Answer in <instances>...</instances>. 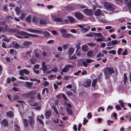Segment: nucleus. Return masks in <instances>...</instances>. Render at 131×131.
I'll use <instances>...</instances> for the list:
<instances>
[{
  "label": "nucleus",
  "instance_id": "72a5a7b5",
  "mask_svg": "<svg viewBox=\"0 0 131 131\" xmlns=\"http://www.w3.org/2000/svg\"><path fill=\"white\" fill-rule=\"evenodd\" d=\"M92 33L95 36L100 37L102 36V34L100 33H97L93 32H92Z\"/></svg>",
  "mask_w": 131,
  "mask_h": 131
},
{
  "label": "nucleus",
  "instance_id": "58836bf2",
  "mask_svg": "<svg viewBox=\"0 0 131 131\" xmlns=\"http://www.w3.org/2000/svg\"><path fill=\"white\" fill-rule=\"evenodd\" d=\"M93 52L92 51H88L87 53V55L88 56H91L93 54Z\"/></svg>",
  "mask_w": 131,
  "mask_h": 131
},
{
  "label": "nucleus",
  "instance_id": "20e7f679",
  "mask_svg": "<svg viewBox=\"0 0 131 131\" xmlns=\"http://www.w3.org/2000/svg\"><path fill=\"white\" fill-rule=\"evenodd\" d=\"M73 66L70 64H68L66 65L64 68L62 70V71L63 72H68L70 70V68H73Z\"/></svg>",
  "mask_w": 131,
  "mask_h": 131
},
{
  "label": "nucleus",
  "instance_id": "412c9836",
  "mask_svg": "<svg viewBox=\"0 0 131 131\" xmlns=\"http://www.w3.org/2000/svg\"><path fill=\"white\" fill-rule=\"evenodd\" d=\"M74 48H70L69 49L68 53L70 55H71L74 52Z\"/></svg>",
  "mask_w": 131,
  "mask_h": 131
},
{
  "label": "nucleus",
  "instance_id": "7ed1b4c3",
  "mask_svg": "<svg viewBox=\"0 0 131 131\" xmlns=\"http://www.w3.org/2000/svg\"><path fill=\"white\" fill-rule=\"evenodd\" d=\"M15 30L16 31V32L21 35L24 36V37L25 38H27L29 36H33V35L30 34H29L28 33L25 32L23 31H19L16 29H15Z\"/></svg>",
  "mask_w": 131,
  "mask_h": 131
},
{
  "label": "nucleus",
  "instance_id": "ea45409f",
  "mask_svg": "<svg viewBox=\"0 0 131 131\" xmlns=\"http://www.w3.org/2000/svg\"><path fill=\"white\" fill-rule=\"evenodd\" d=\"M30 43L29 42L25 41L24 42L23 44L25 46L27 47L29 45Z\"/></svg>",
  "mask_w": 131,
  "mask_h": 131
},
{
  "label": "nucleus",
  "instance_id": "1a4fd4ad",
  "mask_svg": "<svg viewBox=\"0 0 131 131\" xmlns=\"http://www.w3.org/2000/svg\"><path fill=\"white\" fill-rule=\"evenodd\" d=\"M94 14L96 16H98L100 15L104 16V14L101 12L99 9H97L95 11Z\"/></svg>",
  "mask_w": 131,
  "mask_h": 131
},
{
  "label": "nucleus",
  "instance_id": "ddd939ff",
  "mask_svg": "<svg viewBox=\"0 0 131 131\" xmlns=\"http://www.w3.org/2000/svg\"><path fill=\"white\" fill-rule=\"evenodd\" d=\"M44 118L43 115H38L37 116V118L38 120L41 124H43V121L41 119Z\"/></svg>",
  "mask_w": 131,
  "mask_h": 131
},
{
  "label": "nucleus",
  "instance_id": "c03bdc74",
  "mask_svg": "<svg viewBox=\"0 0 131 131\" xmlns=\"http://www.w3.org/2000/svg\"><path fill=\"white\" fill-rule=\"evenodd\" d=\"M19 78L21 79L22 80H28V78L27 77H24L23 76H20L19 77Z\"/></svg>",
  "mask_w": 131,
  "mask_h": 131
},
{
  "label": "nucleus",
  "instance_id": "bf43d9fd",
  "mask_svg": "<svg viewBox=\"0 0 131 131\" xmlns=\"http://www.w3.org/2000/svg\"><path fill=\"white\" fill-rule=\"evenodd\" d=\"M54 77L55 78L56 77V75H54L52 74L49 76V77L50 79H52Z\"/></svg>",
  "mask_w": 131,
  "mask_h": 131
},
{
  "label": "nucleus",
  "instance_id": "bb28decb",
  "mask_svg": "<svg viewBox=\"0 0 131 131\" xmlns=\"http://www.w3.org/2000/svg\"><path fill=\"white\" fill-rule=\"evenodd\" d=\"M32 21L35 23H37L38 21V18L37 17L34 16L33 18Z\"/></svg>",
  "mask_w": 131,
  "mask_h": 131
},
{
  "label": "nucleus",
  "instance_id": "0eeeda50",
  "mask_svg": "<svg viewBox=\"0 0 131 131\" xmlns=\"http://www.w3.org/2000/svg\"><path fill=\"white\" fill-rule=\"evenodd\" d=\"M19 73L20 75L24 76V74L26 75H28L29 73V72L28 70L26 69H24L20 70L19 72Z\"/></svg>",
  "mask_w": 131,
  "mask_h": 131
},
{
  "label": "nucleus",
  "instance_id": "8fccbe9b",
  "mask_svg": "<svg viewBox=\"0 0 131 131\" xmlns=\"http://www.w3.org/2000/svg\"><path fill=\"white\" fill-rule=\"evenodd\" d=\"M70 35V34H62V36L63 37H69Z\"/></svg>",
  "mask_w": 131,
  "mask_h": 131
},
{
  "label": "nucleus",
  "instance_id": "13d9d810",
  "mask_svg": "<svg viewBox=\"0 0 131 131\" xmlns=\"http://www.w3.org/2000/svg\"><path fill=\"white\" fill-rule=\"evenodd\" d=\"M93 34L91 32L90 34H87L85 35L86 37H92L93 36Z\"/></svg>",
  "mask_w": 131,
  "mask_h": 131
},
{
  "label": "nucleus",
  "instance_id": "c756f323",
  "mask_svg": "<svg viewBox=\"0 0 131 131\" xmlns=\"http://www.w3.org/2000/svg\"><path fill=\"white\" fill-rule=\"evenodd\" d=\"M13 17L9 16H6V19L8 21H9L11 20V19L13 18Z\"/></svg>",
  "mask_w": 131,
  "mask_h": 131
},
{
  "label": "nucleus",
  "instance_id": "39448f33",
  "mask_svg": "<svg viewBox=\"0 0 131 131\" xmlns=\"http://www.w3.org/2000/svg\"><path fill=\"white\" fill-rule=\"evenodd\" d=\"M94 61V60L93 59H87L83 61V66L85 67H87L88 64Z\"/></svg>",
  "mask_w": 131,
  "mask_h": 131
},
{
  "label": "nucleus",
  "instance_id": "4c0bfd02",
  "mask_svg": "<svg viewBox=\"0 0 131 131\" xmlns=\"http://www.w3.org/2000/svg\"><path fill=\"white\" fill-rule=\"evenodd\" d=\"M99 95V94L98 93H94L92 94V97L94 98H97Z\"/></svg>",
  "mask_w": 131,
  "mask_h": 131
},
{
  "label": "nucleus",
  "instance_id": "e2e57ef3",
  "mask_svg": "<svg viewBox=\"0 0 131 131\" xmlns=\"http://www.w3.org/2000/svg\"><path fill=\"white\" fill-rule=\"evenodd\" d=\"M34 109L36 110H39L41 109V107L39 106H37L36 107H34Z\"/></svg>",
  "mask_w": 131,
  "mask_h": 131
},
{
  "label": "nucleus",
  "instance_id": "338daca9",
  "mask_svg": "<svg viewBox=\"0 0 131 131\" xmlns=\"http://www.w3.org/2000/svg\"><path fill=\"white\" fill-rule=\"evenodd\" d=\"M86 118H84L83 119V124H84L88 122V120L87 119H86Z\"/></svg>",
  "mask_w": 131,
  "mask_h": 131
},
{
  "label": "nucleus",
  "instance_id": "5fc2aeb1",
  "mask_svg": "<svg viewBox=\"0 0 131 131\" xmlns=\"http://www.w3.org/2000/svg\"><path fill=\"white\" fill-rule=\"evenodd\" d=\"M103 54L102 53H101L100 52L97 54V57L99 58L100 57H102L103 56Z\"/></svg>",
  "mask_w": 131,
  "mask_h": 131
},
{
  "label": "nucleus",
  "instance_id": "f3484780",
  "mask_svg": "<svg viewBox=\"0 0 131 131\" xmlns=\"http://www.w3.org/2000/svg\"><path fill=\"white\" fill-rule=\"evenodd\" d=\"M14 131H20V128L17 123L14 124Z\"/></svg>",
  "mask_w": 131,
  "mask_h": 131
},
{
  "label": "nucleus",
  "instance_id": "2eb2a0df",
  "mask_svg": "<svg viewBox=\"0 0 131 131\" xmlns=\"http://www.w3.org/2000/svg\"><path fill=\"white\" fill-rule=\"evenodd\" d=\"M36 92L35 91H30L29 92L27 93L26 94V95L27 96L29 97L34 95L35 94H36Z\"/></svg>",
  "mask_w": 131,
  "mask_h": 131
},
{
  "label": "nucleus",
  "instance_id": "a211bd4d",
  "mask_svg": "<svg viewBox=\"0 0 131 131\" xmlns=\"http://www.w3.org/2000/svg\"><path fill=\"white\" fill-rule=\"evenodd\" d=\"M34 119L30 117H28V122L29 125H31L33 124Z\"/></svg>",
  "mask_w": 131,
  "mask_h": 131
},
{
  "label": "nucleus",
  "instance_id": "a19ab883",
  "mask_svg": "<svg viewBox=\"0 0 131 131\" xmlns=\"http://www.w3.org/2000/svg\"><path fill=\"white\" fill-rule=\"evenodd\" d=\"M124 83H125L127 80V78L126 74H124Z\"/></svg>",
  "mask_w": 131,
  "mask_h": 131
},
{
  "label": "nucleus",
  "instance_id": "9b49d317",
  "mask_svg": "<svg viewBox=\"0 0 131 131\" xmlns=\"http://www.w3.org/2000/svg\"><path fill=\"white\" fill-rule=\"evenodd\" d=\"M1 124L2 126L4 127H7L8 125V123L7 120L4 119L1 122Z\"/></svg>",
  "mask_w": 131,
  "mask_h": 131
},
{
  "label": "nucleus",
  "instance_id": "0e129e2a",
  "mask_svg": "<svg viewBox=\"0 0 131 131\" xmlns=\"http://www.w3.org/2000/svg\"><path fill=\"white\" fill-rule=\"evenodd\" d=\"M122 50V49L121 48H119L117 50V53L118 54H119L121 53Z\"/></svg>",
  "mask_w": 131,
  "mask_h": 131
},
{
  "label": "nucleus",
  "instance_id": "3c124183",
  "mask_svg": "<svg viewBox=\"0 0 131 131\" xmlns=\"http://www.w3.org/2000/svg\"><path fill=\"white\" fill-rule=\"evenodd\" d=\"M109 53H112L113 54H115L116 53V51L115 50L110 51H109Z\"/></svg>",
  "mask_w": 131,
  "mask_h": 131
},
{
  "label": "nucleus",
  "instance_id": "5701e85b",
  "mask_svg": "<svg viewBox=\"0 0 131 131\" xmlns=\"http://www.w3.org/2000/svg\"><path fill=\"white\" fill-rule=\"evenodd\" d=\"M82 50L84 51H87L88 49V47L87 45H84L81 47Z\"/></svg>",
  "mask_w": 131,
  "mask_h": 131
},
{
  "label": "nucleus",
  "instance_id": "aec40b11",
  "mask_svg": "<svg viewBox=\"0 0 131 131\" xmlns=\"http://www.w3.org/2000/svg\"><path fill=\"white\" fill-rule=\"evenodd\" d=\"M125 3L128 7L130 8L131 7V0H125Z\"/></svg>",
  "mask_w": 131,
  "mask_h": 131
},
{
  "label": "nucleus",
  "instance_id": "c85d7f7f",
  "mask_svg": "<svg viewBox=\"0 0 131 131\" xmlns=\"http://www.w3.org/2000/svg\"><path fill=\"white\" fill-rule=\"evenodd\" d=\"M113 45H117L120 42V41H118L117 40H115L112 41Z\"/></svg>",
  "mask_w": 131,
  "mask_h": 131
},
{
  "label": "nucleus",
  "instance_id": "393cba45",
  "mask_svg": "<svg viewBox=\"0 0 131 131\" xmlns=\"http://www.w3.org/2000/svg\"><path fill=\"white\" fill-rule=\"evenodd\" d=\"M26 15V14L24 12H22L21 13L20 18L21 19H23L25 18Z\"/></svg>",
  "mask_w": 131,
  "mask_h": 131
},
{
  "label": "nucleus",
  "instance_id": "f704fd0d",
  "mask_svg": "<svg viewBox=\"0 0 131 131\" xmlns=\"http://www.w3.org/2000/svg\"><path fill=\"white\" fill-rule=\"evenodd\" d=\"M15 10L16 13V14L18 15H19L20 13V12L19 8L17 6L16 7V9H15Z\"/></svg>",
  "mask_w": 131,
  "mask_h": 131
},
{
  "label": "nucleus",
  "instance_id": "de8ad7c7",
  "mask_svg": "<svg viewBox=\"0 0 131 131\" xmlns=\"http://www.w3.org/2000/svg\"><path fill=\"white\" fill-rule=\"evenodd\" d=\"M96 40L98 42H100L101 41H104V40H103L102 38H99L98 39H96ZM107 40H106L105 41H107Z\"/></svg>",
  "mask_w": 131,
  "mask_h": 131
},
{
  "label": "nucleus",
  "instance_id": "9d476101",
  "mask_svg": "<svg viewBox=\"0 0 131 131\" xmlns=\"http://www.w3.org/2000/svg\"><path fill=\"white\" fill-rule=\"evenodd\" d=\"M84 12L87 15L90 16L91 15L93 14V12L92 10L85 9L83 10Z\"/></svg>",
  "mask_w": 131,
  "mask_h": 131
},
{
  "label": "nucleus",
  "instance_id": "b1692460",
  "mask_svg": "<svg viewBox=\"0 0 131 131\" xmlns=\"http://www.w3.org/2000/svg\"><path fill=\"white\" fill-rule=\"evenodd\" d=\"M7 116L10 117L13 116V114L11 111H9L7 112L6 113Z\"/></svg>",
  "mask_w": 131,
  "mask_h": 131
},
{
  "label": "nucleus",
  "instance_id": "7c9ffc66",
  "mask_svg": "<svg viewBox=\"0 0 131 131\" xmlns=\"http://www.w3.org/2000/svg\"><path fill=\"white\" fill-rule=\"evenodd\" d=\"M31 17V15H29L26 17V19L28 22L30 23Z\"/></svg>",
  "mask_w": 131,
  "mask_h": 131
},
{
  "label": "nucleus",
  "instance_id": "6e6552de",
  "mask_svg": "<svg viewBox=\"0 0 131 131\" xmlns=\"http://www.w3.org/2000/svg\"><path fill=\"white\" fill-rule=\"evenodd\" d=\"M75 16L78 19L83 20L84 16L81 13L78 12L75 13Z\"/></svg>",
  "mask_w": 131,
  "mask_h": 131
},
{
  "label": "nucleus",
  "instance_id": "6e6d98bb",
  "mask_svg": "<svg viewBox=\"0 0 131 131\" xmlns=\"http://www.w3.org/2000/svg\"><path fill=\"white\" fill-rule=\"evenodd\" d=\"M107 124L108 125L110 124L111 123H113V121H111L110 120H107Z\"/></svg>",
  "mask_w": 131,
  "mask_h": 131
},
{
  "label": "nucleus",
  "instance_id": "f257e3e1",
  "mask_svg": "<svg viewBox=\"0 0 131 131\" xmlns=\"http://www.w3.org/2000/svg\"><path fill=\"white\" fill-rule=\"evenodd\" d=\"M104 73L106 79H108L110 75L114 72V71L112 67L107 68L104 69Z\"/></svg>",
  "mask_w": 131,
  "mask_h": 131
},
{
  "label": "nucleus",
  "instance_id": "e433bc0d",
  "mask_svg": "<svg viewBox=\"0 0 131 131\" xmlns=\"http://www.w3.org/2000/svg\"><path fill=\"white\" fill-rule=\"evenodd\" d=\"M26 83L28 87H30L33 84V83L32 82H26Z\"/></svg>",
  "mask_w": 131,
  "mask_h": 131
},
{
  "label": "nucleus",
  "instance_id": "a878e982",
  "mask_svg": "<svg viewBox=\"0 0 131 131\" xmlns=\"http://www.w3.org/2000/svg\"><path fill=\"white\" fill-rule=\"evenodd\" d=\"M46 20L45 19H42L40 20V24L41 25H44L46 23Z\"/></svg>",
  "mask_w": 131,
  "mask_h": 131
},
{
  "label": "nucleus",
  "instance_id": "864d4df0",
  "mask_svg": "<svg viewBox=\"0 0 131 131\" xmlns=\"http://www.w3.org/2000/svg\"><path fill=\"white\" fill-rule=\"evenodd\" d=\"M115 108L116 110L118 111L121 110V108L119 105L116 106Z\"/></svg>",
  "mask_w": 131,
  "mask_h": 131
},
{
  "label": "nucleus",
  "instance_id": "603ef678",
  "mask_svg": "<svg viewBox=\"0 0 131 131\" xmlns=\"http://www.w3.org/2000/svg\"><path fill=\"white\" fill-rule=\"evenodd\" d=\"M13 90L15 91H19V89L17 87H14L13 88Z\"/></svg>",
  "mask_w": 131,
  "mask_h": 131
},
{
  "label": "nucleus",
  "instance_id": "09e8293b",
  "mask_svg": "<svg viewBox=\"0 0 131 131\" xmlns=\"http://www.w3.org/2000/svg\"><path fill=\"white\" fill-rule=\"evenodd\" d=\"M87 74V71L86 70H84L82 71L81 74L82 75H86Z\"/></svg>",
  "mask_w": 131,
  "mask_h": 131
},
{
  "label": "nucleus",
  "instance_id": "a18cd8bd",
  "mask_svg": "<svg viewBox=\"0 0 131 131\" xmlns=\"http://www.w3.org/2000/svg\"><path fill=\"white\" fill-rule=\"evenodd\" d=\"M92 116V114L90 113H89L87 114V118L89 119L91 118Z\"/></svg>",
  "mask_w": 131,
  "mask_h": 131
},
{
  "label": "nucleus",
  "instance_id": "6ab92c4d",
  "mask_svg": "<svg viewBox=\"0 0 131 131\" xmlns=\"http://www.w3.org/2000/svg\"><path fill=\"white\" fill-rule=\"evenodd\" d=\"M51 112L50 111H47L46 112L45 116L47 118H48L51 115Z\"/></svg>",
  "mask_w": 131,
  "mask_h": 131
},
{
  "label": "nucleus",
  "instance_id": "774afa93",
  "mask_svg": "<svg viewBox=\"0 0 131 131\" xmlns=\"http://www.w3.org/2000/svg\"><path fill=\"white\" fill-rule=\"evenodd\" d=\"M62 96L63 97V99L65 100H67V98L66 96L63 94L61 93Z\"/></svg>",
  "mask_w": 131,
  "mask_h": 131
},
{
  "label": "nucleus",
  "instance_id": "69168bd1",
  "mask_svg": "<svg viewBox=\"0 0 131 131\" xmlns=\"http://www.w3.org/2000/svg\"><path fill=\"white\" fill-rule=\"evenodd\" d=\"M51 16L52 20H54V18H55V15L54 14H51Z\"/></svg>",
  "mask_w": 131,
  "mask_h": 131
},
{
  "label": "nucleus",
  "instance_id": "dca6fc26",
  "mask_svg": "<svg viewBox=\"0 0 131 131\" xmlns=\"http://www.w3.org/2000/svg\"><path fill=\"white\" fill-rule=\"evenodd\" d=\"M97 81V80L96 79H94L93 81L92 85V86L94 88H95V89H97V86L96 84Z\"/></svg>",
  "mask_w": 131,
  "mask_h": 131
},
{
  "label": "nucleus",
  "instance_id": "37998d69",
  "mask_svg": "<svg viewBox=\"0 0 131 131\" xmlns=\"http://www.w3.org/2000/svg\"><path fill=\"white\" fill-rule=\"evenodd\" d=\"M72 77L70 76H66L64 77V79L65 80H68L70 78H72Z\"/></svg>",
  "mask_w": 131,
  "mask_h": 131
},
{
  "label": "nucleus",
  "instance_id": "c9c22d12",
  "mask_svg": "<svg viewBox=\"0 0 131 131\" xmlns=\"http://www.w3.org/2000/svg\"><path fill=\"white\" fill-rule=\"evenodd\" d=\"M60 31L62 34H64L67 32V29H61Z\"/></svg>",
  "mask_w": 131,
  "mask_h": 131
},
{
  "label": "nucleus",
  "instance_id": "79ce46f5",
  "mask_svg": "<svg viewBox=\"0 0 131 131\" xmlns=\"http://www.w3.org/2000/svg\"><path fill=\"white\" fill-rule=\"evenodd\" d=\"M81 31L83 33H85L88 31V30L86 28H84L81 30Z\"/></svg>",
  "mask_w": 131,
  "mask_h": 131
},
{
  "label": "nucleus",
  "instance_id": "f03ea898",
  "mask_svg": "<svg viewBox=\"0 0 131 131\" xmlns=\"http://www.w3.org/2000/svg\"><path fill=\"white\" fill-rule=\"evenodd\" d=\"M27 30L32 32H35L36 33L41 34H43V35L46 37H48L50 35V33L47 31L43 32V31L41 30H32L31 29H28Z\"/></svg>",
  "mask_w": 131,
  "mask_h": 131
},
{
  "label": "nucleus",
  "instance_id": "49530a36",
  "mask_svg": "<svg viewBox=\"0 0 131 131\" xmlns=\"http://www.w3.org/2000/svg\"><path fill=\"white\" fill-rule=\"evenodd\" d=\"M107 45L108 46H113L112 41L108 42L107 44Z\"/></svg>",
  "mask_w": 131,
  "mask_h": 131
},
{
  "label": "nucleus",
  "instance_id": "052dcab7",
  "mask_svg": "<svg viewBox=\"0 0 131 131\" xmlns=\"http://www.w3.org/2000/svg\"><path fill=\"white\" fill-rule=\"evenodd\" d=\"M127 50L126 49L125 50V51L122 53V55H125L127 54Z\"/></svg>",
  "mask_w": 131,
  "mask_h": 131
},
{
  "label": "nucleus",
  "instance_id": "4be33fe9",
  "mask_svg": "<svg viewBox=\"0 0 131 131\" xmlns=\"http://www.w3.org/2000/svg\"><path fill=\"white\" fill-rule=\"evenodd\" d=\"M68 18L69 19V21L71 23L76 22V20L73 17L69 16H68Z\"/></svg>",
  "mask_w": 131,
  "mask_h": 131
},
{
  "label": "nucleus",
  "instance_id": "4d7b16f0",
  "mask_svg": "<svg viewBox=\"0 0 131 131\" xmlns=\"http://www.w3.org/2000/svg\"><path fill=\"white\" fill-rule=\"evenodd\" d=\"M68 19H65L64 20L62 19V24H64V23H66L68 22Z\"/></svg>",
  "mask_w": 131,
  "mask_h": 131
},
{
  "label": "nucleus",
  "instance_id": "4468645a",
  "mask_svg": "<svg viewBox=\"0 0 131 131\" xmlns=\"http://www.w3.org/2000/svg\"><path fill=\"white\" fill-rule=\"evenodd\" d=\"M13 48L16 49L19 48L20 47L19 45L15 41H13L12 42Z\"/></svg>",
  "mask_w": 131,
  "mask_h": 131
},
{
  "label": "nucleus",
  "instance_id": "2f4dec72",
  "mask_svg": "<svg viewBox=\"0 0 131 131\" xmlns=\"http://www.w3.org/2000/svg\"><path fill=\"white\" fill-rule=\"evenodd\" d=\"M23 122L25 126L26 127H28V125L27 123V120L26 119H23Z\"/></svg>",
  "mask_w": 131,
  "mask_h": 131
},
{
  "label": "nucleus",
  "instance_id": "423d86ee",
  "mask_svg": "<svg viewBox=\"0 0 131 131\" xmlns=\"http://www.w3.org/2000/svg\"><path fill=\"white\" fill-rule=\"evenodd\" d=\"M91 82L92 81L90 79H86L84 81L83 85L85 88L88 87L90 86Z\"/></svg>",
  "mask_w": 131,
  "mask_h": 131
},
{
  "label": "nucleus",
  "instance_id": "cd10ccee",
  "mask_svg": "<svg viewBox=\"0 0 131 131\" xmlns=\"http://www.w3.org/2000/svg\"><path fill=\"white\" fill-rule=\"evenodd\" d=\"M62 19L61 18H54V20L56 21L57 22H60L62 23Z\"/></svg>",
  "mask_w": 131,
  "mask_h": 131
},
{
  "label": "nucleus",
  "instance_id": "473e14b6",
  "mask_svg": "<svg viewBox=\"0 0 131 131\" xmlns=\"http://www.w3.org/2000/svg\"><path fill=\"white\" fill-rule=\"evenodd\" d=\"M67 110L68 113L69 114H72V111L71 109L70 108L67 107Z\"/></svg>",
  "mask_w": 131,
  "mask_h": 131
},
{
  "label": "nucleus",
  "instance_id": "f8f14e48",
  "mask_svg": "<svg viewBox=\"0 0 131 131\" xmlns=\"http://www.w3.org/2000/svg\"><path fill=\"white\" fill-rule=\"evenodd\" d=\"M105 6L107 8L108 10H113L112 6L110 3L108 2L106 3L105 4Z\"/></svg>",
  "mask_w": 131,
  "mask_h": 131
},
{
  "label": "nucleus",
  "instance_id": "680f3d73",
  "mask_svg": "<svg viewBox=\"0 0 131 131\" xmlns=\"http://www.w3.org/2000/svg\"><path fill=\"white\" fill-rule=\"evenodd\" d=\"M81 72V70H79L76 73H74V74L75 75H78L79 73H80Z\"/></svg>",
  "mask_w": 131,
  "mask_h": 131
}]
</instances>
